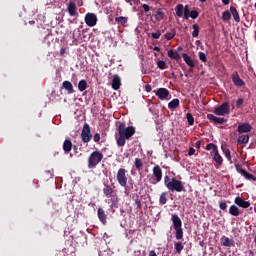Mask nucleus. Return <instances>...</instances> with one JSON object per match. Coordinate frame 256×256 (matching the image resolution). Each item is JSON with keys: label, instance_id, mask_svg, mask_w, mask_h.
Instances as JSON below:
<instances>
[{"label": "nucleus", "instance_id": "obj_1", "mask_svg": "<svg viewBox=\"0 0 256 256\" xmlns=\"http://www.w3.org/2000/svg\"><path fill=\"white\" fill-rule=\"evenodd\" d=\"M119 137L117 138V145L123 147L130 137L135 135V128L133 126L125 127V124H120L118 129Z\"/></svg>", "mask_w": 256, "mask_h": 256}, {"label": "nucleus", "instance_id": "obj_2", "mask_svg": "<svg viewBox=\"0 0 256 256\" xmlns=\"http://www.w3.org/2000/svg\"><path fill=\"white\" fill-rule=\"evenodd\" d=\"M164 184L169 191H177V193H181V191H183L185 188L183 182L177 180L176 178L171 179L169 176L164 177Z\"/></svg>", "mask_w": 256, "mask_h": 256}, {"label": "nucleus", "instance_id": "obj_3", "mask_svg": "<svg viewBox=\"0 0 256 256\" xmlns=\"http://www.w3.org/2000/svg\"><path fill=\"white\" fill-rule=\"evenodd\" d=\"M103 160V154L101 152L95 151L89 157V168L97 167L99 163Z\"/></svg>", "mask_w": 256, "mask_h": 256}, {"label": "nucleus", "instance_id": "obj_4", "mask_svg": "<svg viewBox=\"0 0 256 256\" xmlns=\"http://www.w3.org/2000/svg\"><path fill=\"white\" fill-rule=\"evenodd\" d=\"M153 175L154 177L150 178V183L152 185H157V183H160L163 179V171L161 170V167L155 166L153 168Z\"/></svg>", "mask_w": 256, "mask_h": 256}, {"label": "nucleus", "instance_id": "obj_5", "mask_svg": "<svg viewBox=\"0 0 256 256\" xmlns=\"http://www.w3.org/2000/svg\"><path fill=\"white\" fill-rule=\"evenodd\" d=\"M116 179L121 187H127V170L120 168L117 172Z\"/></svg>", "mask_w": 256, "mask_h": 256}, {"label": "nucleus", "instance_id": "obj_6", "mask_svg": "<svg viewBox=\"0 0 256 256\" xmlns=\"http://www.w3.org/2000/svg\"><path fill=\"white\" fill-rule=\"evenodd\" d=\"M92 138L93 135L91 134V127H89V124H84L81 132V139L83 143H89V141H91Z\"/></svg>", "mask_w": 256, "mask_h": 256}, {"label": "nucleus", "instance_id": "obj_7", "mask_svg": "<svg viewBox=\"0 0 256 256\" xmlns=\"http://www.w3.org/2000/svg\"><path fill=\"white\" fill-rule=\"evenodd\" d=\"M229 103L224 102L220 106L216 107L214 109L215 115H218L219 117H223L224 115H229Z\"/></svg>", "mask_w": 256, "mask_h": 256}, {"label": "nucleus", "instance_id": "obj_8", "mask_svg": "<svg viewBox=\"0 0 256 256\" xmlns=\"http://www.w3.org/2000/svg\"><path fill=\"white\" fill-rule=\"evenodd\" d=\"M235 167H236V171L240 173L242 177H244L248 181H256V177L253 174H250L249 172L245 171L243 168H241V166L237 164L235 165Z\"/></svg>", "mask_w": 256, "mask_h": 256}, {"label": "nucleus", "instance_id": "obj_9", "mask_svg": "<svg viewBox=\"0 0 256 256\" xmlns=\"http://www.w3.org/2000/svg\"><path fill=\"white\" fill-rule=\"evenodd\" d=\"M85 23L88 27H95V25H97V15L93 13L86 14Z\"/></svg>", "mask_w": 256, "mask_h": 256}, {"label": "nucleus", "instance_id": "obj_10", "mask_svg": "<svg viewBox=\"0 0 256 256\" xmlns=\"http://www.w3.org/2000/svg\"><path fill=\"white\" fill-rule=\"evenodd\" d=\"M155 95L161 99V101H166L169 99V90L166 88H159L158 90L154 91Z\"/></svg>", "mask_w": 256, "mask_h": 256}, {"label": "nucleus", "instance_id": "obj_11", "mask_svg": "<svg viewBox=\"0 0 256 256\" xmlns=\"http://www.w3.org/2000/svg\"><path fill=\"white\" fill-rule=\"evenodd\" d=\"M232 83H234L236 87H243V85H245V81L239 77V73L237 72H233L232 74Z\"/></svg>", "mask_w": 256, "mask_h": 256}, {"label": "nucleus", "instance_id": "obj_12", "mask_svg": "<svg viewBox=\"0 0 256 256\" xmlns=\"http://www.w3.org/2000/svg\"><path fill=\"white\" fill-rule=\"evenodd\" d=\"M234 203L238 205V207H242V209H249V207H251V203L245 201L243 198L239 196L235 198Z\"/></svg>", "mask_w": 256, "mask_h": 256}, {"label": "nucleus", "instance_id": "obj_13", "mask_svg": "<svg viewBox=\"0 0 256 256\" xmlns=\"http://www.w3.org/2000/svg\"><path fill=\"white\" fill-rule=\"evenodd\" d=\"M253 127L249 123H242L238 126V133H249Z\"/></svg>", "mask_w": 256, "mask_h": 256}, {"label": "nucleus", "instance_id": "obj_14", "mask_svg": "<svg viewBox=\"0 0 256 256\" xmlns=\"http://www.w3.org/2000/svg\"><path fill=\"white\" fill-rule=\"evenodd\" d=\"M171 221L174 229H181L183 223L181 222V218H179L176 214L172 215Z\"/></svg>", "mask_w": 256, "mask_h": 256}, {"label": "nucleus", "instance_id": "obj_15", "mask_svg": "<svg viewBox=\"0 0 256 256\" xmlns=\"http://www.w3.org/2000/svg\"><path fill=\"white\" fill-rule=\"evenodd\" d=\"M68 13L71 17H75V15H77V5H75V2H69Z\"/></svg>", "mask_w": 256, "mask_h": 256}, {"label": "nucleus", "instance_id": "obj_16", "mask_svg": "<svg viewBox=\"0 0 256 256\" xmlns=\"http://www.w3.org/2000/svg\"><path fill=\"white\" fill-rule=\"evenodd\" d=\"M121 87V78L118 75H115L112 80V88L114 91H117Z\"/></svg>", "mask_w": 256, "mask_h": 256}, {"label": "nucleus", "instance_id": "obj_17", "mask_svg": "<svg viewBox=\"0 0 256 256\" xmlns=\"http://www.w3.org/2000/svg\"><path fill=\"white\" fill-rule=\"evenodd\" d=\"M98 219L105 225L107 223V215L105 214V210L102 208L98 209Z\"/></svg>", "mask_w": 256, "mask_h": 256}, {"label": "nucleus", "instance_id": "obj_18", "mask_svg": "<svg viewBox=\"0 0 256 256\" xmlns=\"http://www.w3.org/2000/svg\"><path fill=\"white\" fill-rule=\"evenodd\" d=\"M230 13L233 16L236 23H239V21H241V17H239V12L237 11V8L231 6L230 7Z\"/></svg>", "mask_w": 256, "mask_h": 256}, {"label": "nucleus", "instance_id": "obj_19", "mask_svg": "<svg viewBox=\"0 0 256 256\" xmlns=\"http://www.w3.org/2000/svg\"><path fill=\"white\" fill-rule=\"evenodd\" d=\"M115 21H116L117 25H122L123 27H125V25H127V21H129V18L119 16V17L115 18Z\"/></svg>", "mask_w": 256, "mask_h": 256}, {"label": "nucleus", "instance_id": "obj_20", "mask_svg": "<svg viewBox=\"0 0 256 256\" xmlns=\"http://www.w3.org/2000/svg\"><path fill=\"white\" fill-rule=\"evenodd\" d=\"M168 57H170L171 59H175L176 61H179V59H181V55L179 54V52H176L173 49L168 51Z\"/></svg>", "mask_w": 256, "mask_h": 256}, {"label": "nucleus", "instance_id": "obj_21", "mask_svg": "<svg viewBox=\"0 0 256 256\" xmlns=\"http://www.w3.org/2000/svg\"><path fill=\"white\" fill-rule=\"evenodd\" d=\"M182 57H183L185 63L188 65V67H195V62L193 61L192 58H190L189 55L183 54Z\"/></svg>", "mask_w": 256, "mask_h": 256}, {"label": "nucleus", "instance_id": "obj_22", "mask_svg": "<svg viewBox=\"0 0 256 256\" xmlns=\"http://www.w3.org/2000/svg\"><path fill=\"white\" fill-rule=\"evenodd\" d=\"M238 143L240 145H246V143H249V135L248 134H242L238 137Z\"/></svg>", "mask_w": 256, "mask_h": 256}, {"label": "nucleus", "instance_id": "obj_23", "mask_svg": "<svg viewBox=\"0 0 256 256\" xmlns=\"http://www.w3.org/2000/svg\"><path fill=\"white\" fill-rule=\"evenodd\" d=\"M63 149H64L65 153H69L71 151V149H73V143L71 142V140L64 141Z\"/></svg>", "mask_w": 256, "mask_h": 256}, {"label": "nucleus", "instance_id": "obj_24", "mask_svg": "<svg viewBox=\"0 0 256 256\" xmlns=\"http://www.w3.org/2000/svg\"><path fill=\"white\" fill-rule=\"evenodd\" d=\"M63 87L66 91H68L69 95L73 93V84L69 81L63 82Z\"/></svg>", "mask_w": 256, "mask_h": 256}, {"label": "nucleus", "instance_id": "obj_25", "mask_svg": "<svg viewBox=\"0 0 256 256\" xmlns=\"http://www.w3.org/2000/svg\"><path fill=\"white\" fill-rule=\"evenodd\" d=\"M211 156L218 165L223 164V157L220 156L219 151L215 152L214 154H211Z\"/></svg>", "mask_w": 256, "mask_h": 256}, {"label": "nucleus", "instance_id": "obj_26", "mask_svg": "<svg viewBox=\"0 0 256 256\" xmlns=\"http://www.w3.org/2000/svg\"><path fill=\"white\" fill-rule=\"evenodd\" d=\"M207 151H210V155L217 153L219 150L217 149V145L210 143L206 146Z\"/></svg>", "mask_w": 256, "mask_h": 256}, {"label": "nucleus", "instance_id": "obj_27", "mask_svg": "<svg viewBox=\"0 0 256 256\" xmlns=\"http://www.w3.org/2000/svg\"><path fill=\"white\" fill-rule=\"evenodd\" d=\"M230 215H233V217H239L240 211L239 208L235 205H232L229 209Z\"/></svg>", "mask_w": 256, "mask_h": 256}, {"label": "nucleus", "instance_id": "obj_28", "mask_svg": "<svg viewBox=\"0 0 256 256\" xmlns=\"http://www.w3.org/2000/svg\"><path fill=\"white\" fill-rule=\"evenodd\" d=\"M103 193L104 195H106L108 198L111 197L113 195V187L106 185L103 188Z\"/></svg>", "mask_w": 256, "mask_h": 256}, {"label": "nucleus", "instance_id": "obj_29", "mask_svg": "<svg viewBox=\"0 0 256 256\" xmlns=\"http://www.w3.org/2000/svg\"><path fill=\"white\" fill-rule=\"evenodd\" d=\"M177 17H183L184 13V6L183 4H178L175 8Z\"/></svg>", "mask_w": 256, "mask_h": 256}, {"label": "nucleus", "instance_id": "obj_30", "mask_svg": "<svg viewBox=\"0 0 256 256\" xmlns=\"http://www.w3.org/2000/svg\"><path fill=\"white\" fill-rule=\"evenodd\" d=\"M169 109H177L179 107V99L175 98L168 104Z\"/></svg>", "mask_w": 256, "mask_h": 256}, {"label": "nucleus", "instance_id": "obj_31", "mask_svg": "<svg viewBox=\"0 0 256 256\" xmlns=\"http://www.w3.org/2000/svg\"><path fill=\"white\" fill-rule=\"evenodd\" d=\"M163 17H165V12H163V10H161V9H158V10L156 11V14H155V19H156V21H161V20H163Z\"/></svg>", "mask_w": 256, "mask_h": 256}, {"label": "nucleus", "instance_id": "obj_32", "mask_svg": "<svg viewBox=\"0 0 256 256\" xmlns=\"http://www.w3.org/2000/svg\"><path fill=\"white\" fill-rule=\"evenodd\" d=\"M134 165L136 169H138V171H141V169H143V161L140 158L135 159Z\"/></svg>", "mask_w": 256, "mask_h": 256}, {"label": "nucleus", "instance_id": "obj_33", "mask_svg": "<svg viewBox=\"0 0 256 256\" xmlns=\"http://www.w3.org/2000/svg\"><path fill=\"white\" fill-rule=\"evenodd\" d=\"M109 198H110L112 207H115V205H117V203H119V198L117 197V195L112 194L111 196H109Z\"/></svg>", "mask_w": 256, "mask_h": 256}, {"label": "nucleus", "instance_id": "obj_34", "mask_svg": "<svg viewBox=\"0 0 256 256\" xmlns=\"http://www.w3.org/2000/svg\"><path fill=\"white\" fill-rule=\"evenodd\" d=\"M192 29V37H199V24H193Z\"/></svg>", "mask_w": 256, "mask_h": 256}, {"label": "nucleus", "instance_id": "obj_35", "mask_svg": "<svg viewBox=\"0 0 256 256\" xmlns=\"http://www.w3.org/2000/svg\"><path fill=\"white\" fill-rule=\"evenodd\" d=\"M223 153H224L226 159H227L230 163H233V160H232V158H231V151H230L229 149H227V148H224V149H223Z\"/></svg>", "mask_w": 256, "mask_h": 256}, {"label": "nucleus", "instance_id": "obj_36", "mask_svg": "<svg viewBox=\"0 0 256 256\" xmlns=\"http://www.w3.org/2000/svg\"><path fill=\"white\" fill-rule=\"evenodd\" d=\"M78 89H79V91H85V89H87V81L81 80L78 83Z\"/></svg>", "mask_w": 256, "mask_h": 256}, {"label": "nucleus", "instance_id": "obj_37", "mask_svg": "<svg viewBox=\"0 0 256 256\" xmlns=\"http://www.w3.org/2000/svg\"><path fill=\"white\" fill-rule=\"evenodd\" d=\"M223 21H230L231 20V12L229 10H226L222 14Z\"/></svg>", "mask_w": 256, "mask_h": 256}, {"label": "nucleus", "instance_id": "obj_38", "mask_svg": "<svg viewBox=\"0 0 256 256\" xmlns=\"http://www.w3.org/2000/svg\"><path fill=\"white\" fill-rule=\"evenodd\" d=\"M176 239L180 241V239H183V228H176Z\"/></svg>", "mask_w": 256, "mask_h": 256}, {"label": "nucleus", "instance_id": "obj_39", "mask_svg": "<svg viewBox=\"0 0 256 256\" xmlns=\"http://www.w3.org/2000/svg\"><path fill=\"white\" fill-rule=\"evenodd\" d=\"M160 204L161 205H165L167 203V192H163L161 195H160Z\"/></svg>", "mask_w": 256, "mask_h": 256}, {"label": "nucleus", "instance_id": "obj_40", "mask_svg": "<svg viewBox=\"0 0 256 256\" xmlns=\"http://www.w3.org/2000/svg\"><path fill=\"white\" fill-rule=\"evenodd\" d=\"M186 119L188 121V125H193V123H195V118H193L191 113L186 114Z\"/></svg>", "mask_w": 256, "mask_h": 256}, {"label": "nucleus", "instance_id": "obj_41", "mask_svg": "<svg viewBox=\"0 0 256 256\" xmlns=\"http://www.w3.org/2000/svg\"><path fill=\"white\" fill-rule=\"evenodd\" d=\"M157 67H158V69H162V70L167 69V63L163 60H159L157 62Z\"/></svg>", "mask_w": 256, "mask_h": 256}, {"label": "nucleus", "instance_id": "obj_42", "mask_svg": "<svg viewBox=\"0 0 256 256\" xmlns=\"http://www.w3.org/2000/svg\"><path fill=\"white\" fill-rule=\"evenodd\" d=\"M175 250H176V253H181V251H183V243L177 242L175 244Z\"/></svg>", "mask_w": 256, "mask_h": 256}, {"label": "nucleus", "instance_id": "obj_43", "mask_svg": "<svg viewBox=\"0 0 256 256\" xmlns=\"http://www.w3.org/2000/svg\"><path fill=\"white\" fill-rule=\"evenodd\" d=\"M190 13H191V11H189V5H186L184 7V19H189Z\"/></svg>", "mask_w": 256, "mask_h": 256}, {"label": "nucleus", "instance_id": "obj_44", "mask_svg": "<svg viewBox=\"0 0 256 256\" xmlns=\"http://www.w3.org/2000/svg\"><path fill=\"white\" fill-rule=\"evenodd\" d=\"M173 37H175V32L172 31V32H167L165 34V39H167V41H171V39H173Z\"/></svg>", "mask_w": 256, "mask_h": 256}, {"label": "nucleus", "instance_id": "obj_45", "mask_svg": "<svg viewBox=\"0 0 256 256\" xmlns=\"http://www.w3.org/2000/svg\"><path fill=\"white\" fill-rule=\"evenodd\" d=\"M189 17H191V19H197V17H199V12H197V10H192L190 11Z\"/></svg>", "mask_w": 256, "mask_h": 256}, {"label": "nucleus", "instance_id": "obj_46", "mask_svg": "<svg viewBox=\"0 0 256 256\" xmlns=\"http://www.w3.org/2000/svg\"><path fill=\"white\" fill-rule=\"evenodd\" d=\"M199 59L203 61V63H207V55H205V53L199 52Z\"/></svg>", "mask_w": 256, "mask_h": 256}, {"label": "nucleus", "instance_id": "obj_47", "mask_svg": "<svg viewBox=\"0 0 256 256\" xmlns=\"http://www.w3.org/2000/svg\"><path fill=\"white\" fill-rule=\"evenodd\" d=\"M217 116L213 115V114H208L207 115V119H209V121H212L213 123L217 122Z\"/></svg>", "mask_w": 256, "mask_h": 256}, {"label": "nucleus", "instance_id": "obj_48", "mask_svg": "<svg viewBox=\"0 0 256 256\" xmlns=\"http://www.w3.org/2000/svg\"><path fill=\"white\" fill-rule=\"evenodd\" d=\"M222 245H223V247H231V239L225 238Z\"/></svg>", "mask_w": 256, "mask_h": 256}, {"label": "nucleus", "instance_id": "obj_49", "mask_svg": "<svg viewBox=\"0 0 256 256\" xmlns=\"http://www.w3.org/2000/svg\"><path fill=\"white\" fill-rule=\"evenodd\" d=\"M227 120H225V118H217L216 122L218 125H223V123H225Z\"/></svg>", "mask_w": 256, "mask_h": 256}, {"label": "nucleus", "instance_id": "obj_50", "mask_svg": "<svg viewBox=\"0 0 256 256\" xmlns=\"http://www.w3.org/2000/svg\"><path fill=\"white\" fill-rule=\"evenodd\" d=\"M152 37H153V39H159V37H161V32L160 31L153 32Z\"/></svg>", "mask_w": 256, "mask_h": 256}, {"label": "nucleus", "instance_id": "obj_51", "mask_svg": "<svg viewBox=\"0 0 256 256\" xmlns=\"http://www.w3.org/2000/svg\"><path fill=\"white\" fill-rule=\"evenodd\" d=\"M94 141L95 143H99V141H101V135H99V133H96L94 135Z\"/></svg>", "mask_w": 256, "mask_h": 256}, {"label": "nucleus", "instance_id": "obj_52", "mask_svg": "<svg viewBox=\"0 0 256 256\" xmlns=\"http://www.w3.org/2000/svg\"><path fill=\"white\" fill-rule=\"evenodd\" d=\"M245 101L243 100V98H239L236 102V107H241V105H243Z\"/></svg>", "mask_w": 256, "mask_h": 256}, {"label": "nucleus", "instance_id": "obj_53", "mask_svg": "<svg viewBox=\"0 0 256 256\" xmlns=\"http://www.w3.org/2000/svg\"><path fill=\"white\" fill-rule=\"evenodd\" d=\"M219 207H220V209H222V211H225V209H227V203L220 202Z\"/></svg>", "mask_w": 256, "mask_h": 256}, {"label": "nucleus", "instance_id": "obj_54", "mask_svg": "<svg viewBox=\"0 0 256 256\" xmlns=\"http://www.w3.org/2000/svg\"><path fill=\"white\" fill-rule=\"evenodd\" d=\"M142 9H144V11H145L146 13H148V11H151V8H150L149 5H147V4H143V5H142Z\"/></svg>", "mask_w": 256, "mask_h": 256}, {"label": "nucleus", "instance_id": "obj_55", "mask_svg": "<svg viewBox=\"0 0 256 256\" xmlns=\"http://www.w3.org/2000/svg\"><path fill=\"white\" fill-rule=\"evenodd\" d=\"M188 155L191 157V155H195V148H190Z\"/></svg>", "mask_w": 256, "mask_h": 256}, {"label": "nucleus", "instance_id": "obj_56", "mask_svg": "<svg viewBox=\"0 0 256 256\" xmlns=\"http://www.w3.org/2000/svg\"><path fill=\"white\" fill-rule=\"evenodd\" d=\"M195 147H196V149H201V141H197L195 143Z\"/></svg>", "mask_w": 256, "mask_h": 256}, {"label": "nucleus", "instance_id": "obj_57", "mask_svg": "<svg viewBox=\"0 0 256 256\" xmlns=\"http://www.w3.org/2000/svg\"><path fill=\"white\" fill-rule=\"evenodd\" d=\"M145 89H146L147 93H151V85H146Z\"/></svg>", "mask_w": 256, "mask_h": 256}, {"label": "nucleus", "instance_id": "obj_58", "mask_svg": "<svg viewBox=\"0 0 256 256\" xmlns=\"http://www.w3.org/2000/svg\"><path fill=\"white\" fill-rule=\"evenodd\" d=\"M149 256H157V253H155L154 250H151V251L149 252Z\"/></svg>", "mask_w": 256, "mask_h": 256}, {"label": "nucleus", "instance_id": "obj_59", "mask_svg": "<svg viewBox=\"0 0 256 256\" xmlns=\"http://www.w3.org/2000/svg\"><path fill=\"white\" fill-rule=\"evenodd\" d=\"M222 3H223L224 5H229V0H222Z\"/></svg>", "mask_w": 256, "mask_h": 256}, {"label": "nucleus", "instance_id": "obj_60", "mask_svg": "<svg viewBox=\"0 0 256 256\" xmlns=\"http://www.w3.org/2000/svg\"><path fill=\"white\" fill-rule=\"evenodd\" d=\"M153 50H154V51H161V49H160L159 47H157V46H155V47L153 48Z\"/></svg>", "mask_w": 256, "mask_h": 256}, {"label": "nucleus", "instance_id": "obj_61", "mask_svg": "<svg viewBox=\"0 0 256 256\" xmlns=\"http://www.w3.org/2000/svg\"><path fill=\"white\" fill-rule=\"evenodd\" d=\"M207 0H199L200 3H205Z\"/></svg>", "mask_w": 256, "mask_h": 256}, {"label": "nucleus", "instance_id": "obj_62", "mask_svg": "<svg viewBox=\"0 0 256 256\" xmlns=\"http://www.w3.org/2000/svg\"><path fill=\"white\" fill-rule=\"evenodd\" d=\"M181 49H182V48H181V47H179V48H178V51H181Z\"/></svg>", "mask_w": 256, "mask_h": 256}, {"label": "nucleus", "instance_id": "obj_63", "mask_svg": "<svg viewBox=\"0 0 256 256\" xmlns=\"http://www.w3.org/2000/svg\"><path fill=\"white\" fill-rule=\"evenodd\" d=\"M254 7H255V9H256V2H255V4H254Z\"/></svg>", "mask_w": 256, "mask_h": 256}]
</instances>
